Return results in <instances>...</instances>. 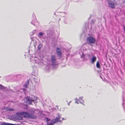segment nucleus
I'll return each mask as SVG.
<instances>
[{
    "mask_svg": "<svg viewBox=\"0 0 125 125\" xmlns=\"http://www.w3.org/2000/svg\"><path fill=\"white\" fill-rule=\"evenodd\" d=\"M23 90L24 93H25V89H23Z\"/></svg>",
    "mask_w": 125,
    "mask_h": 125,
    "instance_id": "b1692460",
    "label": "nucleus"
},
{
    "mask_svg": "<svg viewBox=\"0 0 125 125\" xmlns=\"http://www.w3.org/2000/svg\"><path fill=\"white\" fill-rule=\"evenodd\" d=\"M123 30L125 32V26H123Z\"/></svg>",
    "mask_w": 125,
    "mask_h": 125,
    "instance_id": "4be33fe9",
    "label": "nucleus"
},
{
    "mask_svg": "<svg viewBox=\"0 0 125 125\" xmlns=\"http://www.w3.org/2000/svg\"><path fill=\"white\" fill-rule=\"evenodd\" d=\"M107 3L108 4L109 6L112 8H113L115 7V4L112 1L110 0H108Z\"/></svg>",
    "mask_w": 125,
    "mask_h": 125,
    "instance_id": "1a4fd4ad",
    "label": "nucleus"
},
{
    "mask_svg": "<svg viewBox=\"0 0 125 125\" xmlns=\"http://www.w3.org/2000/svg\"><path fill=\"white\" fill-rule=\"evenodd\" d=\"M69 102H70V103L71 102V101H70Z\"/></svg>",
    "mask_w": 125,
    "mask_h": 125,
    "instance_id": "c756f323",
    "label": "nucleus"
},
{
    "mask_svg": "<svg viewBox=\"0 0 125 125\" xmlns=\"http://www.w3.org/2000/svg\"><path fill=\"white\" fill-rule=\"evenodd\" d=\"M29 118L32 119H35L37 117V116L36 115L31 114H29Z\"/></svg>",
    "mask_w": 125,
    "mask_h": 125,
    "instance_id": "f8f14e48",
    "label": "nucleus"
},
{
    "mask_svg": "<svg viewBox=\"0 0 125 125\" xmlns=\"http://www.w3.org/2000/svg\"><path fill=\"white\" fill-rule=\"evenodd\" d=\"M96 66L98 68H100V66L99 61H97V62L96 64Z\"/></svg>",
    "mask_w": 125,
    "mask_h": 125,
    "instance_id": "f3484780",
    "label": "nucleus"
},
{
    "mask_svg": "<svg viewBox=\"0 0 125 125\" xmlns=\"http://www.w3.org/2000/svg\"><path fill=\"white\" fill-rule=\"evenodd\" d=\"M29 114L26 112H21V113H16L17 116L15 118L18 120H21L23 119L22 116L25 118H29Z\"/></svg>",
    "mask_w": 125,
    "mask_h": 125,
    "instance_id": "f03ea898",
    "label": "nucleus"
},
{
    "mask_svg": "<svg viewBox=\"0 0 125 125\" xmlns=\"http://www.w3.org/2000/svg\"><path fill=\"white\" fill-rule=\"evenodd\" d=\"M56 61V59L55 56L54 55L52 56L51 57V61L52 65L54 66L57 64Z\"/></svg>",
    "mask_w": 125,
    "mask_h": 125,
    "instance_id": "6e6552de",
    "label": "nucleus"
},
{
    "mask_svg": "<svg viewBox=\"0 0 125 125\" xmlns=\"http://www.w3.org/2000/svg\"><path fill=\"white\" fill-rule=\"evenodd\" d=\"M1 125H16L12 124H11L3 122L1 124Z\"/></svg>",
    "mask_w": 125,
    "mask_h": 125,
    "instance_id": "4468645a",
    "label": "nucleus"
},
{
    "mask_svg": "<svg viewBox=\"0 0 125 125\" xmlns=\"http://www.w3.org/2000/svg\"><path fill=\"white\" fill-rule=\"evenodd\" d=\"M36 32V30H34L32 32L30 33V34L31 35H32L35 33Z\"/></svg>",
    "mask_w": 125,
    "mask_h": 125,
    "instance_id": "a211bd4d",
    "label": "nucleus"
},
{
    "mask_svg": "<svg viewBox=\"0 0 125 125\" xmlns=\"http://www.w3.org/2000/svg\"><path fill=\"white\" fill-rule=\"evenodd\" d=\"M6 109L7 111H14V110L12 108H6Z\"/></svg>",
    "mask_w": 125,
    "mask_h": 125,
    "instance_id": "6ab92c4d",
    "label": "nucleus"
},
{
    "mask_svg": "<svg viewBox=\"0 0 125 125\" xmlns=\"http://www.w3.org/2000/svg\"><path fill=\"white\" fill-rule=\"evenodd\" d=\"M44 34V33L43 32H40L39 33L38 35V37L40 38H41L42 36Z\"/></svg>",
    "mask_w": 125,
    "mask_h": 125,
    "instance_id": "2eb2a0df",
    "label": "nucleus"
},
{
    "mask_svg": "<svg viewBox=\"0 0 125 125\" xmlns=\"http://www.w3.org/2000/svg\"><path fill=\"white\" fill-rule=\"evenodd\" d=\"M42 46V45L41 44H39L38 46V49L39 50H40Z\"/></svg>",
    "mask_w": 125,
    "mask_h": 125,
    "instance_id": "aec40b11",
    "label": "nucleus"
},
{
    "mask_svg": "<svg viewBox=\"0 0 125 125\" xmlns=\"http://www.w3.org/2000/svg\"><path fill=\"white\" fill-rule=\"evenodd\" d=\"M33 17H34V20L33 21H32L31 23L32 24H33L34 26H36V25H37V24H38V22H36V18L35 16V15H33Z\"/></svg>",
    "mask_w": 125,
    "mask_h": 125,
    "instance_id": "9d476101",
    "label": "nucleus"
},
{
    "mask_svg": "<svg viewBox=\"0 0 125 125\" xmlns=\"http://www.w3.org/2000/svg\"><path fill=\"white\" fill-rule=\"evenodd\" d=\"M38 98L37 97H36L35 98H36V100H37L38 99Z\"/></svg>",
    "mask_w": 125,
    "mask_h": 125,
    "instance_id": "a878e982",
    "label": "nucleus"
},
{
    "mask_svg": "<svg viewBox=\"0 0 125 125\" xmlns=\"http://www.w3.org/2000/svg\"><path fill=\"white\" fill-rule=\"evenodd\" d=\"M83 99V96L79 97L78 99L77 98H76L74 99V100L76 101L75 103L77 104H78L79 103H80L81 104L84 105L83 103L84 101Z\"/></svg>",
    "mask_w": 125,
    "mask_h": 125,
    "instance_id": "20e7f679",
    "label": "nucleus"
},
{
    "mask_svg": "<svg viewBox=\"0 0 125 125\" xmlns=\"http://www.w3.org/2000/svg\"><path fill=\"white\" fill-rule=\"evenodd\" d=\"M58 51H61V50L59 49V50H58Z\"/></svg>",
    "mask_w": 125,
    "mask_h": 125,
    "instance_id": "cd10ccee",
    "label": "nucleus"
},
{
    "mask_svg": "<svg viewBox=\"0 0 125 125\" xmlns=\"http://www.w3.org/2000/svg\"><path fill=\"white\" fill-rule=\"evenodd\" d=\"M58 50H59V48H57V54L59 56H60L61 55V51H58Z\"/></svg>",
    "mask_w": 125,
    "mask_h": 125,
    "instance_id": "ddd939ff",
    "label": "nucleus"
},
{
    "mask_svg": "<svg viewBox=\"0 0 125 125\" xmlns=\"http://www.w3.org/2000/svg\"><path fill=\"white\" fill-rule=\"evenodd\" d=\"M93 55L92 53L90 54H86L84 55L83 53H82V55H81V57L82 58H83V59H86V57H88L89 58H91Z\"/></svg>",
    "mask_w": 125,
    "mask_h": 125,
    "instance_id": "423d86ee",
    "label": "nucleus"
},
{
    "mask_svg": "<svg viewBox=\"0 0 125 125\" xmlns=\"http://www.w3.org/2000/svg\"><path fill=\"white\" fill-rule=\"evenodd\" d=\"M65 23H67V21H66V22H65Z\"/></svg>",
    "mask_w": 125,
    "mask_h": 125,
    "instance_id": "c85d7f7f",
    "label": "nucleus"
},
{
    "mask_svg": "<svg viewBox=\"0 0 125 125\" xmlns=\"http://www.w3.org/2000/svg\"><path fill=\"white\" fill-rule=\"evenodd\" d=\"M64 118H62V120H64Z\"/></svg>",
    "mask_w": 125,
    "mask_h": 125,
    "instance_id": "bb28decb",
    "label": "nucleus"
},
{
    "mask_svg": "<svg viewBox=\"0 0 125 125\" xmlns=\"http://www.w3.org/2000/svg\"><path fill=\"white\" fill-rule=\"evenodd\" d=\"M61 118V116L59 114L58 115V116L56 117V118L54 119L51 120H49L48 118H47V125H53V124L56 122H61L62 121L60 120V118Z\"/></svg>",
    "mask_w": 125,
    "mask_h": 125,
    "instance_id": "f257e3e1",
    "label": "nucleus"
},
{
    "mask_svg": "<svg viewBox=\"0 0 125 125\" xmlns=\"http://www.w3.org/2000/svg\"><path fill=\"white\" fill-rule=\"evenodd\" d=\"M95 41V38L92 36H89L87 39V41L88 43L93 44L94 43Z\"/></svg>",
    "mask_w": 125,
    "mask_h": 125,
    "instance_id": "39448f33",
    "label": "nucleus"
},
{
    "mask_svg": "<svg viewBox=\"0 0 125 125\" xmlns=\"http://www.w3.org/2000/svg\"><path fill=\"white\" fill-rule=\"evenodd\" d=\"M125 2V1H124Z\"/></svg>",
    "mask_w": 125,
    "mask_h": 125,
    "instance_id": "2f4dec72",
    "label": "nucleus"
},
{
    "mask_svg": "<svg viewBox=\"0 0 125 125\" xmlns=\"http://www.w3.org/2000/svg\"><path fill=\"white\" fill-rule=\"evenodd\" d=\"M100 77H101V78H102V77H101V76H100Z\"/></svg>",
    "mask_w": 125,
    "mask_h": 125,
    "instance_id": "7c9ffc66",
    "label": "nucleus"
},
{
    "mask_svg": "<svg viewBox=\"0 0 125 125\" xmlns=\"http://www.w3.org/2000/svg\"><path fill=\"white\" fill-rule=\"evenodd\" d=\"M29 80H27L25 83V84L24 86L25 88H27V87L28 85L29 84Z\"/></svg>",
    "mask_w": 125,
    "mask_h": 125,
    "instance_id": "dca6fc26",
    "label": "nucleus"
},
{
    "mask_svg": "<svg viewBox=\"0 0 125 125\" xmlns=\"http://www.w3.org/2000/svg\"><path fill=\"white\" fill-rule=\"evenodd\" d=\"M0 88L1 89H4L5 88L1 85L0 84Z\"/></svg>",
    "mask_w": 125,
    "mask_h": 125,
    "instance_id": "412c9836",
    "label": "nucleus"
},
{
    "mask_svg": "<svg viewBox=\"0 0 125 125\" xmlns=\"http://www.w3.org/2000/svg\"><path fill=\"white\" fill-rule=\"evenodd\" d=\"M67 104H68L69 105H70V102L68 103H67Z\"/></svg>",
    "mask_w": 125,
    "mask_h": 125,
    "instance_id": "393cba45",
    "label": "nucleus"
},
{
    "mask_svg": "<svg viewBox=\"0 0 125 125\" xmlns=\"http://www.w3.org/2000/svg\"><path fill=\"white\" fill-rule=\"evenodd\" d=\"M94 22V21L93 20H92L91 21V23H93Z\"/></svg>",
    "mask_w": 125,
    "mask_h": 125,
    "instance_id": "5701e85b",
    "label": "nucleus"
},
{
    "mask_svg": "<svg viewBox=\"0 0 125 125\" xmlns=\"http://www.w3.org/2000/svg\"><path fill=\"white\" fill-rule=\"evenodd\" d=\"M31 62L34 64L37 63L41 65H42L43 64V63L40 60H33L31 61Z\"/></svg>",
    "mask_w": 125,
    "mask_h": 125,
    "instance_id": "0eeeda50",
    "label": "nucleus"
},
{
    "mask_svg": "<svg viewBox=\"0 0 125 125\" xmlns=\"http://www.w3.org/2000/svg\"><path fill=\"white\" fill-rule=\"evenodd\" d=\"M34 101L32 98L27 96L24 99V101L27 104H31L32 102Z\"/></svg>",
    "mask_w": 125,
    "mask_h": 125,
    "instance_id": "7ed1b4c3",
    "label": "nucleus"
},
{
    "mask_svg": "<svg viewBox=\"0 0 125 125\" xmlns=\"http://www.w3.org/2000/svg\"><path fill=\"white\" fill-rule=\"evenodd\" d=\"M92 57V58L91 59V62L93 64L96 60V57L93 55Z\"/></svg>",
    "mask_w": 125,
    "mask_h": 125,
    "instance_id": "9b49d317",
    "label": "nucleus"
}]
</instances>
